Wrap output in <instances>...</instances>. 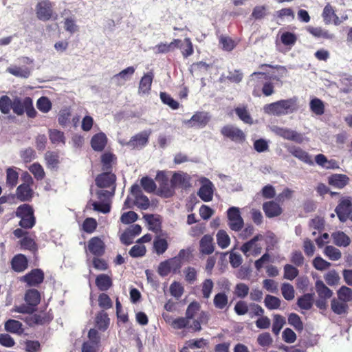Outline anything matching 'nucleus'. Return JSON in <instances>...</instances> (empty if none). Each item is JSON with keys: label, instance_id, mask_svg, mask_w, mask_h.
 I'll list each match as a JSON object with an SVG mask.
<instances>
[{"label": "nucleus", "instance_id": "obj_44", "mask_svg": "<svg viewBox=\"0 0 352 352\" xmlns=\"http://www.w3.org/2000/svg\"><path fill=\"white\" fill-rule=\"evenodd\" d=\"M331 306L332 311L338 315L346 313L348 308L346 302L335 298L331 300Z\"/></svg>", "mask_w": 352, "mask_h": 352}, {"label": "nucleus", "instance_id": "obj_23", "mask_svg": "<svg viewBox=\"0 0 352 352\" xmlns=\"http://www.w3.org/2000/svg\"><path fill=\"white\" fill-rule=\"evenodd\" d=\"M153 77L154 75L153 72H148L144 74L139 84L138 92L140 94L144 95L149 93Z\"/></svg>", "mask_w": 352, "mask_h": 352}, {"label": "nucleus", "instance_id": "obj_24", "mask_svg": "<svg viewBox=\"0 0 352 352\" xmlns=\"http://www.w3.org/2000/svg\"><path fill=\"white\" fill-rule=\"evenodd\" d=\"M263 209L265 215L270 218L277 217L282 212L280 206L273 201L265 203L263 206Z\"/></svg>", "mask_w": 352, "mask_h": 352}, {"label": "nucleus", "instance_id": "obj_19", "mask_svg": "<svg viewBox=\"0 0 352 352\" xmlns=\"http://www.w3.org/2000/svg\"><path fill=\"white\" fill-rule=\"evenodd\" d=\"M88 250L96 256L103 255L105 251V245L103 241L99 237L91 238L88 242Z\"/></svg>", "mask_w": 352, "mask_h": 352}, {"label": "nucleus", "instance_id": "obj_58", "mask_svg": "<svg viewBox=\"0 0 352 352\" xmlns=\"http://www.w3.org/2000/svg\"><path fill=\"white\" fill-rule=\"evenodd\" d=\"M285 318L278 314L274 315V322L272 325V331L275 335H278L284 324Z\"/></svg>", "mask_w": 352, "mask_h": 352}, {"label": "nucleus", "instance_id": "obj_22", "mask_svg": "<svg viewBox=\"0 0 352 352\" xmlns=\"http://www.w3.org/2000/svg\"><path fill=\"white\" fill-rule=\"evenodd\" d=\"M30 98L25 97L21 99L19 97H15L12 100V109L13 112L17 116H21L25 113L26 107L30 106Z\"/></svg>", "mask_w": 352, "mask_h": 352}, {"label": "nucleus", "instance_id": "obj_20", "mask_svg": "<svg viewBox=\"0 0 352 352\" xmlns=\"http://www.w3.org/2000/svg\"><path fill=\"white\" fill-rule=\"evenodd\" d=\"M287 151L294 157H296L301 162L308 165H314V161L311 156L300 147L296 146H291L288 147Z\"/></svg>", "mask_w": 352, "mask_h": 352}, {"label": "nucleus", "instance_id": "obj_43", "mask_svg": "<svg viewBox=\"0 0 352 352\" xmlns=\"http://www.w3.org/2000/svg\"><path fill=\"white\" fill-rule=\"evenodd\" d=\"M49 136L50 141L54 144H65V143L64 133L57 129L50 130Z\"/></svg>", "mask_w": 352, "mask_h": 352}, {"label": "nucleus", "instance_id": "obj_28", "mask_svg": "<svg viewBox=\"0 0 352 352\" xmlns=\"http://www.w3.org/2000/svg\"><path fill=\"white\" fill-rule=\"evenodd\" d=\"M214 251L213 239L210 235H204L200 241V252L210 254Z\"/></svg>", "mask_w": 352, "mask_h": 352}, {"label": "nucleus", "instance_id": "obj_1", "mask_svg": "<svg viewBox=\"0 0 352 352\" xmlns=\"http://www.w3.org/2000/svg\"><path fill=\"white\" fill-rule=\"evenodd\" d=\"M116 182V175L111 172H104L99 175L96 179V184L100 188H107L114 186ZM115 186L113 187L114 191ZM113 195V192L101 189L98 191L97 195L99 201H89L88 204L93 206L96 211L107 214L110 212L111 206L109 202L110 197Z\"/></svg>", "mask_w": 352, "mask_h": 352}, {"label": "nucleus", "instance_id": "obj_18", "mask_svg": "<svg viewBox=\"0 0 352 352\" xmlns=\"http://www.w3.org/2000/svg\"><path fill=\"white\" fill-rule=\"evenodd\" d=\"M265 67L272 68L273 69H275L276 72H273L272 74H269L268 76H267L266 74H265L264 72H254L251 76L252 78L250 79V81L254 80V76H259V75L264 76L265 78H269L270 79H274V80H278L280 78L283 77L287 73V70H286L285 67H283V66L272 67L270 65H262L261 66V69H264Z\"/></svg>", "mask_w": 352, "mask_h": 352}, {"label": "nucleus", "instance_id": "obj_13", "mask_svg": "<svg viewBox=\"0 0 352 352\" xmlns=\"http://www.w3.org/2000/svg\"><path fill=\"white\" fill-rule=\"evenodd\" d=\"M131 195L134 197L133 204L142 210H146L150 206L148 197L144 195L138 185H133L131 189Z\"/></svg>", "mask_w": 352, "mask_h": 352}, {"label": "nucleus", "instance_id": "obj_60", "mask_svg": "<svg viewBox=\"0 0 352 352\" xmlns=\"http://www.w3.org/2000/svg\"><path fill=\"white\" fill-rule=\"evenodd\" d=\"M338 299L344 302H349L352 299L351 289L342 286L338 292Z\"/></svg>", "mask_w": 352, "mask_h": 352}, {"label": "nucleus", "instance_id": "obj_33", "mask_svg": "<svg viewBox=\"0 0 352 352\" xmlns=\"http://www.w3.org/2000/svg\"><path fill=\"white\" fill-rule=\"evenodd\" d=\"M333 243L340 247H346L350 243V238L343 232H336L332 234Z\"/></svg>", "mask_w": 352, "mask_h": 352}, {"label": "nucleus", "instance_id": "obj_61", "mask_svg": "<svg viewBox=\"0 0 352 352\" xmlns=\"http://www.w3.org/2000/svg\"><path fill=\"white\" fill-rule=\"evenodd\" d=\"M236 114L245 123H252V119L245 107H239L235 109Z\"/></svg>", "mask_w": 352, "mask_h": 352}, {"label": "nucleus", "instance_id": "obj_25", "mask_svg": "<svg viewBox=\"0 0 352 352\" xmlns=\"http://www.w3.org/2000/svg\"><path fill=\"white\" fill-rule=\"evenodd\" d=\"M12 269L16 272H23L28 267V260L23 254H17L12 259Z\"/></svg>", "mask_w": 352, "mask_h": 352}, {"label": "nucleus", "instance_id": "obj_36", "mask_svg": "<svg viewBox=\"0 0 352 352\" xmlns=\"http://www.w3.org/2000/svg\"><path fill=\"white\" fill-rule=\"evenodd\" d=\"M17 197L21 201H27L31 199L32 191L28 184H21L16 189Z\"/></svg>", "mask_w": 352, "mask_h": 352}, {"label": "nucleus", "instance_id": "obj_46", "mask_svg": "<svg viewBox=\"0 0 352 352\" xmlns=\"http://www.w3.org/2000/svg\"><path fill=\"white\" fill-rule=\"evenodd\" d=\"M64 28L65 31L71 34L77 32L79 30V27L76 23V20L74 17L70 16L65 19L64 21Z\"/></svg>", "mask_w": 352, "mask_h": 352}, {"label": "nucleus", "instance_id": "obj_38", "mask_svg": "<svg viewBox=\"0 0 352 352\" xmlns=\"http://www.w3.org/2000/svg\"><path fill=\"white\" fill-rule=\"evenodd\" d=\"M213 303L217 309H223L228 306V297L224 292H219L214 296Z\"/></svg>", "mask_w": 352, "mask_h": 352}, {"label": "nucleus", "instance_id": "obj_26", "mask_svg": "<svg viewBox=\"0 0 352 352\" xmlns=\"http://www.w3.org/2000/svg\"><path fill=\"white\" fill-rule=\"evenodd\" d=\"M107 143V137L104 133H99L94 135L91 140V147L94 150L101 151L104 149Z\"/></svg>", "mask_w": 352, "mask_h": 352}, {"label": "nucleus", "instance_id": "obj_64", "mask_svg": "<svg viewBox=\"0 0 352 352\" xmlns=\"http://www.w3.org/2000/svg\"><path fill=\"white\" fill-rule=\"evenodd\" d=\"M249 287L245 283H238L234 287V294L240 298H245L249 293Z\"/></svg>", "mask_w": 352, "mask_h": 352}, {"label": "nucleus", "instance_id": "obj_16", "mask_svg": "<svg viewBox=\"0 0 352 352\" xmlns=\"http://www.w3.org/2000/svg\"><path fill=\"white\" fill-rule=\"evenodd\" d=\"M221 131L222 135L234 142H243L245 138L243 132L234 126H225L221 129Z\"/></svg>", "mask_w": 352, "mask_h": 352}, {"label": "nucleus", "instance_id": "obj_29", "mask_svg": "<svg viewBox=\"0 0 352 352\" xmlns=\"http://www.w3.org/2000/svg\"><path fill=\"white\" fill-rule=\"evenodd\" d=\"M96 326L101 331H105L110 323L108 314L104 311L98 312L95 319Z\"/></svg>", "mask_w": 352, "mask_h": 352}, {"label": "nucleus", "instance_id": "obj_27", "mask_svg": "<svg viewBox=\"0 0 352 352\" xmlns=\"http://www.w3.org/2000/svg\"><path fill=\"white\" fill-rule=\"evenodd\" d=\"M25 300L27 304L35 309L41 301L40 293L35 289H28L25 295Z\"/></svg>", "mask_w": 352, "mask_h": 352}, {"label": "nucleus", "instance_id": "obj_34", "mask_svg": "<svg viewBox=\"0 0 352 352\" xmlns=\"http://www.w3.org/2000/svg\"><path fill=\"white\" fill-rule=\"evenodd\" d=\"M315 287L319 298L328 299L331 297L333 294L332 291L322 280H318L316 282Z\"/></svg>", "mask_w": 352, "mask_h": 352}, {"label": "nucleus", "instance_id": "obj_57", "mask_svg": "<svg viewBox=\"0 0 352 352\" xmlns=\"http://www.w3.org/2000/svg\"><path fill=\"white\" fill-rule=\"evenodd\" d=\"M12 100L7 96H3L0 98V111L3 114H8L12 109Z\"/></svg>", "mask_w": 352, "mask_h": 352}, {"label": "nucleus", "instance_id": "obj_2", "mask_svg": "<svg viewBox=\"0 0 352 352\" xmlns=\"http://www.w3.org/2000/svg\"><path fill=\"white\" fill-rule=\"evenodd\" d=\"M298 109V98L296 97L280 100L263 107V111L265 113L276 116L291 114Z\"/></svg>", "mask_w": 352, "mask_h": 352}, {"label": "nucleus", "instance_id": "obj_48", "mask_svg": "<svg viewBox=\"0 0 352 352\" xmlns=\"http://www.w3.org/2000/svg\"><path fill=\"white\" fill-rule=\"evenodd\" d=\"M310 109L313 113L320 116L324 112V106L322 101L318 98H314L310 101Z\"/></svg>", "mask_w": 352, "mask_h": 352}, {"label": "nucleus", "instance_id": "obj_30", "mask_svg": "<svg viewBox=\"0 0 352 352\" xmlns=\"http://www.w3.org/2000/svg\"><path fill=\"white\" fill-rule=\"evenodd\" d=\"M5 330L8 332L21 335L23 332L22 324L21 322L10 319L5 322Z\"/></svg>", "mask_w": 352, "mask_h": 352}, {"label": "nucleus", "instance_id": "obj_40", "mask_svg": "<svg viewBox=\"0 0 352 352\" xmlns=\"http://www.w3.org/2000/svg\"><path fill=\"white\" fill-rule=\"evenodd\" d=\"M217 242L221 248L225 249L230 245V238L225 230H220L217 233Z\"/></svg>", "mask_w": 352, "mask_h": 352}, {"label": "nucleus", "instance_id": "obj_39", "mask_svg": "<svg viewBox=\"0 0 352 352\" xmlns=\"http://www.w3.org/2000/svg\"><path fill=\"white\" fill-rule=\"evenodd\" d=\"M349 182V177L345 175L336 174L332 175L329 179V183L339 188L345 186Z\"/></svg>", "mask_w": 352, "mask_h": 352}, {"label": "nucleus", "instance_id": "obj_6", "mask_svg": "<svg viewBox=\"0 0 352 352\" xmlns=\"http://www.w3.org/2000/svg\"><path fill=\"white\" fill-rule=\"evenodd\" d=\"M227 217L228 226L232 230L239 231L242 229L244 221L239 208L232 206L228 208Z\"/></svg>", "mask_w": 352, "mask_h": 352}, {"label": "nucleus", "instance_id": "obj_54", "mask_svg": "<svg viewBox=\"0 0 352 352\" xmlns=\"http://www.w3.org/2000/svg\"><path fill=\"white\" fill-rule=\"evenodd\" d=\"M322 16L325 24H330L332 22L333 17L336 16L335 10L329 3H327L324 8Z\"/></svg>", "mask_w": 352, "mask_h": 352}, {"label": "nucleus", "instance_id": "obj_17", "mask_svg": "<svg viewBox=\"0 0 352 352\" xmlns=\"http://www.w3.org/2000/svg\"><path fill=\"white\" fill-rule=\"evenodd\" d=\"M43 279L44 274L40 269L32 270L30 273L21 278V280L26 283L29 286H36L41 284Z\"/></svg>", "mask_w": 352, "mask_h": 352}, {"label": "nucleus", "instance_id": "obj_15", "mask_svg": "<svg viewBox=\"0 0 352 352\" xmlns=\"http://www.w3.org/2000/svg\"><path fill=\"white\" fill-rule=\"evenodd\" d=\"M191 177L186 173L175 172L171 178V183L176 187L186 189L190 187Z\"/></svg>", "mask_w": 352, "mask_h": 352}, {"label": "nucleus", "instance_id": "obj_37", "mask_svg": "<svg viewBox=\"0 0 352 352\" xmlns=\"http://www.w3.org/2000/svg\"><path fill=\"white\" fill-rule=\"evenodd\" d=\"M313 302L314 294H306L298 299L297 305L302 309L309 310L311 308Z\"/></svg>", "mask_w": 352, "mask_h": 352}, {"label": "nucleus", "instance_id": "obj_59", "mask_svg": "<svg viewBox=\"0 0 352 352\" xmlns=\"http://www.w3.org/2000/svg\"><path fill=\"white\" fill-rule=\"evenodd\" d=\"M6 183L11 187H14L16 185L19 174L12 168H8L6 170Z\"/></svg>", "mask_w": 352, "mask_h": 352}, {"label": "nucleus", "instance_id": "obj_21", "mask_svg": "<svg viewBox=\"0 0 352 352\" xmlns=\"http://www.w3.org/2000/svg\"><path fill=\"white\" fill-rule=\"evenodd\" d=\"M180 43V39H173V41L170 43L162 42L153 47V50L156 54H166L170 52H173L175 49L178 48Z\"/></svg>", "mask_w": 352, "mask_h": 352}, {"label": "nucleus", "instance_id": "obj_9", "mask_svg": "<svg viewBox=\"0 0 352 352\" xmlns=\"http://www.w3.org/2000/svg\"><path fill=\"white\" fill-rule=\"evenodd\" d=\"M151 133V131H141L132 136L130 140L126 142V146L133 149H141L148 144Z\"/></svg>", "mask_w": 352, "mask_h": 352}, {"label": "nucleus", "instance_id": "obj_31", "mask_svg": "<svg viewBox=\"0 0 352 352\" xmlns=\"http://www.w3.org/2000/svg\"><path fill=\"white\" fill-rule=\"evenodd\" d=\"M7 72L10 74L21 78H27L30 76L31 70L27 67H18L12 65L7 69Z\"/></svg>", "mask_w": 352, "mask_h": 352}, {"label": "nucleus", "instance_id": "obj_52", "mask_svg": "<svg viewBox=\"0 0 352 352\" xmlns=\"http://www.w3.org/2000/svg\"><path fill=\"white\" fill-rule=\"evenodd\" d=\"M115 155L111 153H105L102 155L101 162L102 164V170L109 172L111 165L115 161Z\"/></svg>", "mask_w": 352, "mask_h": 352}, {"label": "nucleus", "instance_id": "obj_10", "mask_svg": "<svg viewBox=\"0 0 352 352\" xmlns=\"http://www.w3.org/2000/svg\"><path fill=\"white\" fill-rule=\"evenodd\" d=\"M261 234L256 235L253 239L245 243L241 248V252L246 256H257L261 252L262 248L257 243V241L261 240Z\"/></svg>", "mask_w": 352, "mask_h": 352}, {"label": "nucleus", "instance_id": "obj_62", "mask_svg": "<svg viewBox=\"0 0 352 352\" xmlns=\"http://www.w3.org/2000/svg\"><path fill=\"white\" fill-rule=\"evenodd\" d=\"M298 275V270L292 265L286 264L284 266V278L294 280Z\"/></svg>", "mask_w": 352, "mask_h": 352}, {"label": "nucleus", "instance_id": "obj_11", "mask_svg": "<svg viewBox=\"0 0 352 352\" xmlns=\"http://www.w3.org/2000/svg\"><path fill=\"white\" fill-rule=\"evenodd\" d=\"M199 182L201 187L197 192L198 196L205 202L212 201L214 190L213 184L206 177H201Z\"/></svg>", "mask_w": 352, "mask_h": 352}, {"label": "nucleus", "instance_id": "obj_7", "mask_svg": "<svg viewBox=\"0 0 352 352\" xmlns=\"http://www.w3.org/2000/svg\"><path fill=\"white\" fill-rule=\"evenodd\" d=\"M159 183V190L164 197H170L175 192V186L168 182V179L164 171H159L155 178Z\"/></svg>", "mask_w": 352, "mask_h": 352}, {"label": "nucleus", "instance_id": "obj_14", "mask_svg": "<svg viewBox=\"0 0 352 352\" xmlns=\"http://www.w3.org/2000/svg\"><path fill=\"white\" fill-rule=\"evenodd\" d=\"M135 72V67L130 66L115 74L111 80L116 86H122L129 81Z\"/></svg>", "mask_w": 352, "mask_h": 352}, {"label": "nucleus", "instance_id": "obj_42", "mask_svg": "<svg viewBox=\"0 0 352 352\" xmlns=\"http://www.w3.org/2000/svg\"><path fill=\"white\" fill-rule=\"evenodd\" d=\"M280 39L283 45L292 47L296 43L297 36L294 33L283 32H280Z\"/></svg>", "mask_w": 352, "mask_h": 352}, {"label": "nucleus", "instance_id": "obj_41", "mask_svg": "<svg viewBox=\"0 0 352 352\" xmlns=\"http://www.w3.org/2000/svg\"><path fill=\"white\" fill-rule=\"evenodd\" d=\"M168 246V242L165 239L157 236L154 239L153 248L158 255L164 253L167 250Z\"/></svg>", "mask_w": 352, "mask_h": 352}, {"label": "nucleus", "instance_id": "obj_53", "mask_svg": "<svg viewBox=\"0 0 352 352\" xmlns=\"http://www.w3.org/2000/svg\"><path fill=\"white\" fill-rule=\"evenodd\" d=\"M208 342L204 339H192L186 342V346L183 348V350L188 349H202L206 346Z\"/></svg>", "mask_w": 352, "mask_h": 352}, {"label": "nucleus", "instance_id": "obj_3", "mask_svg": "<svg viewBox=\"0 0 352 352\" xmlns=\"http://www.w3.org/2000/svg\"><path fill=\"white\" fill-rule=\"evenodd\" d=\"M16 215L21 219L19 226L23 228H32L35 224L34 212L32 207L23 204L17 208Z\"/></svg>", "mask_w": 352, "mask_h": 352}, {"label": "nucleus", "instance_id": "obj_50", "mask_svg": "<svg viewBox=\"0 0 352 352\" xmlns=\"http://www.w3.org/2000/svg\"><path fill=\"white\" fill-rule=\"evenodd\" d=\"M281 293L284 298L287 300H292L295 296V290L294 287L287 283L282 284Z\"/></svg>", "mask_w": 352, "mask_h": 352}, {"label": "nucleus", "instance_id": "obj_55", "mask_svg": "<svg viewBox=\"0 0 352 352\" xmlns=\"http://www.w3.org/2000/svg\"><path fill=\"white\" fill-rule=\"evenodd\" d=\"M214 287L213 281L208 278L206 279L201 284V293L204 298L208 299Z\"/></svg>", "mask_w": 352, "mask_h": 352}, {"label": "nucleus", "instance_id": "obj_12", "mask_svg": "<svg viewBox=\"0 0 352 352\" xmlns=\"http://www.w3.org/2000/svg\"><path fill=\"white\" fill-rule=\"evenodd\" d=\"M210 120L208 113L199 111L195 113L190 120H185L184 123L190 127L202 128L205 126Z\"/></svg>", "mask_w": 352, "mask_h": 352}, {"label": "nucleus", "instance_id": "obj_32", "mask_svg": "<svg viewBox=\"0 0 352 352\" xmlns=\"http://www.w3.org/2000/svg\"><path fill=\"white\" fill-rule=\"evenodd\" d=\"M96 284L100 290L107 291L112 285V280L108 275L102 274L96 277Z\"/></svg>", "mask_w": 352, "mask_h": 352}, {"label": "nucleus", "instance_id": "obj_51", "mask_svg": "<svg viewBox=\"0 0 352 352\" xmlns=\"http://www.w3.org/2000/svg\"><path fill=\"white\" fill-rule=\"evenodd\" d=\"M184 43L185 45L181 43L178 48L181 49L183 56L187 58L191 56L194 52L193 45L190 38H186L184 39Z\"/></svg>", "mask_w": 352, "mask_h": 352}, {"label": "nucleus", "instance_id": "obj_56", "mask_svg": "<svg viewBox=\"0 0 352 352\" xmlns=\"http://www.w3.org/2000/svg\"><path fill=\"white\" fill-rule=\"evenodd\" d=\"M219 43L223 50L232 51L236 45V42L228 36H221L219 38Z\"/></svg>", "mask_w": 352, "mask_h": 352}, {"label": "nucleus", "instance_id": "obj_45", "mask_svg": "<svg viewBox=\"0 0 352 352\" xmlns=\"http://www.w3.org/2000/svg\"><path fill=\"white\" fill-rule=\"evenodd\" d=\"M280 300L278 297L267 295L264 300L265 307L270 310L278 309L280 306Z\"/></svg>", "mask_w": 352, "mask_h": 352}, {"label": "nucleus", "instance_id": "obj_63", "mask_svg": "<svg viewBox=\"0 0 352 352\" xmlns=\"http://www.w3.org/2000/svg\"><path fill=\"white\" fill-rule=\"evenodd\" d=\"M29 170L38 180H41L45 177V172L43 167L38 163H34L29 167Z\"/></svg>", "mask_w": 352, "mask_h": 352}, {"label": "nucleus", "instance_id": "obj_4", "mask_svg": "<svg viewBox=\"0 0 352 352\" xmlns=\"http://www.w3.org/2000/svg\"><path fill=\"white\" fill-rule=\"evenodd\" d=\"M335 212L341 222H345L347 219L352 221V198L342 199L336 208Z\"/></svg>", "mask_w": 352, "mask_h": 352}, {"label": "nucleus", "instance_id": "obj_35", "mask_svg": "<svg viewBox=\"0 0 352 352\" xmlns=\"http://www.w3.org/2000/svg\"><path fill=\"white\" fill-rule=\"evenodd\" d=\"M307 30L316 38H322L325 39H333L334 38V35L333 34L329 33L327 30L320 27H308Z\"/></svg>", "mask_w": 352, "mask_h": 352}, {"label": "nucleus", "instance_id": "obj_8", "mask_svg": "<svg viewBox=\"0 0 352 352\" xmlns=\"http://www.w3.org/2000/svg\"><path fill=\"white\" fill-rule=\"evenodd\" d=\"M54 4L49 0H42L36 6V14L38 19L48 21L53 14Z\"/></svg>", "mask_w": 352, "mask_h": 352}, {"label": "nucleus", "instance_id": "obj_47", "mask_svg": "<svg viewBox=\"0 0 352 352\" xmlns=\"http://www.w3.org/2000/svg\"><path fill=\"white\" fill-rule=\"evenodd\" d=\"M316 163L325 168H333L336 162L333 160H328L327 157L323 154H318L315 157Z\"/></svg>", "mask_w": 352, "mask_h": 352}, {"label": "nucleus", "instance_id": "obj_49", "mask_svg": "<svg viewBox=\"0 0 352 352\" xmlns=\"http://www.w3.org/2000/svg\"><path fill=\"white\" fill-rule=\"evenodd\" d=\"M324 254L331 261H338L342 256L341 252L331 245H328L324 248Z\"/></svg>", "mask_w": 352, "mask_h": 352}, {"label": "nucleus", "instance_id": "obj_5", "mask_svg": "<svg viewBox=\"0 0 352 352\" xmlns=\"http://www.w3.org/2000/svg\"><path fill=\"white\" fill-rule=\"evenodd\" d=\"M271 130L276 135H278L284 139L292 140L299 144L302 143L305 140V138L302 134L299 133L296 131L292 130L290 129L273 126L271 127Z\"/></svg>", "mask_w": 352, "mask_h": 352}]
</instances>
